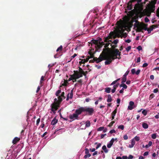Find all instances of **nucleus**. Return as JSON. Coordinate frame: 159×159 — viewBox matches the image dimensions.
Returning <instances> with one entry per match:
<instances>
[{
	"label": "nucleus",
	"mask_w": 159,
	"mask_h": 159,
	"mask_svg": "<svg viewBox=\"0 0 159 159\" xmlns=\"http://www.w3.org/2000/svg\"><path fill=\"white\" fill-rule=\"evenodd\" d=\"M120 53L121 52H119L118 49H115L114 50L111 51L109 54L106 55L104 57L103 56V60H106V61L105 62V64L106 65L110 64L112 60L116 59H120Z\"/></svg>",
	"instance_id": "nucleus-1"
},
{
	"label": "nucleus",
	"mask_w": 159,
	"mask_h": 159,
	"mask_svg": "<svg viewBox=\"0 0 159 159\" xmlns=\"http://www.w3.org/2000/svg\"><path fill=\"white\" fill-rule=\"evenodd\" d=\"M157 0H154L151 1L150 4L149 6L148 9H145L143 10V8L139 12L140 17L144 16L149 17L151 16V13L153 12L155 9V4L156 3Z\"/></svg>",
	"instance_id": "nucleus-2"
},
{
	"label": "nucleus",
	"mask_w": 159,
	"mask_h": 159,
	"mask_svg": "<svg viewBox=\"0 0 159 159\" xmlns=\"http://www.w3.org/2000/svg\"><path fill=\"white\" fill-rule=\"evenodd\" d=\"M126 26L125 25L121 23H119L117 29L116 30L115 34L118 38L123 37L125 38L127 36V34L126 33H124L125 30Z\"/></svg>",
	"instance_id": "nucleus-3"
},
{
	"label": "nucleus",
	"mask_w": 159,
	"mask_h": 159,
	"mask_svg": "<svg viewBox=\"0 0 159 159\" xmlns=\"http://www.w3.org/2000/svg\"><path fill=\"white\" fill-rule=\"evenodd\" d=\"M147 25L144 24L143 26L141 25L139 21H136L134 25V28H136V30L137 32H143L142 30H147L148 28Z\"/></svg>",
	"instance_id": "nucleus-4"
},
{
	"label": "nucleus",
	"mask_w": 159,
	"mask_h": 159,
	"mask_svg": "<svg viewBox=\"0 0 159 159\" xmlns=\"http://www.w3.org/2000/svg\"><path fill=\"white\" fill-rule=\"evenodd\" d=\"M84 111L87 115L90 116L92 115L94 112L93 108L88 107H84Z\"/></svg>",
	"instance_id": "nucleus-5"
},
{
	"label": "nucleus",
	"mask_w": 159,
	"mask_h": 159,
	"mask_svg": "<svg viewBox=\"0 0 159 159\" xmlns=\"http://www.w3.org/2000/svg\"><path fill=\"white\" fill-rule=\"evenodd\" d=\"M103 60V55L101 54L99 57L97 58V57H94L93 60H90L89 61V63H94V62L97 63H98Z\"/></svg>",
	"instance_id": "nucleus-6"
},
{
	"label": "nucleus",
	"mask_w": 159,
	"mask_h": 159,
	"mask_svg": "<svg viewBox=\"0 0 159 159\" xmlns=\"http://www.w3.org/2000/svg\"><path fill=\"white\" fill-rule=\"evenodd\" d=\"M114 34L115 33L113 32H111L109 33L107 37H104V42H111V40H109V39H112V37L114 36Z\"/></svg>",
	"instance_id": "nucleus-7"
},
{
	"label": "nucleus",
	"mask_w": 159,
	"mask_h": 159,
	"mask_svg": "<svg viewBox=\"0 0 159 159\" xmlns=\"http://www.w3.org/2000/svg\"><path fill=\"white\" fill-rule=\"evenodd\" d=\"M74 75L76 79H78L80 77H81L83 76V75H84L83 74H81V73H79L78 71L77 70H74Z\"/></svg>",
	"instance_id": "nucleus-8"
},
{
	"label": "nucleus",
	"mask_w": 159,
	"mask_h": 159,
	"mask_svg": "<svg viewBox=\"0 0 159 159\" xmlns=\"http://www.w3.org/2000/svg\"><path fill=\"white\" fill-rule=\"evenodd\" d=\"M84 112V107H80L78 109L76 110L75 112L78 115H80L83 112Z\"/></svg>",
	"instance_id": "nucleus-9"
},
{
	"label": "nucleus",
	"mask_w": 159,
	"mask_h": 159,
	"mask_svg": "<svg viewBox=\"0 0 159 159\" xmlns=\"http://www.w3.org/2000/svg\"><path fill=\"white\" fill-rule=\"evenodd\" d=\"M51 111L53 113H55V111L57 110L59 106H57L55 103H53L51 105Z\"/></svg>",
	"instance_id": "nucleus-10"
},
{
	"label": "nucleus",
	"mask_w": 159,
	"mask_h": 159,
	"mask_svg": "<svg viewBox=\"0 0 159 159\" xmlns=\"http://www.w3.org/2000/svg\"><path fill=\"white\" fill-rule=\"evenodd\" d=\"M79 115L75 112L73 113V115H70L69 116V118L70 119L72 120H74L75 119H79Z\"/></svg>",
	"instance_id": "nucleus-11"
},
{
	"label": "nucleus",
	"mask_w": 159,
	"mask_h": 159,
	"mask_svg": "<svg viewBox=\"0 0 159 159\" xmlns=\"http://www.w3.org/2000/svg\"><path fill=\"white\" fill-rule=\"evenodd\" d=\"M142 8L141 7L139 3H137L135 5L134 9L136 11H139V12Z\"/></svg>",
	"instance_id": "nucleus-12"
},
{
	"label": "nucleus",
	"mask_w": 159,
	"mask_h": 159,
	"mask_svg": "<svg viewBox=\"0 0 159 159\" xmlns=\"http://www.w3.org/2000/svg\"><path fill=\"white\" fill-rule=\"evenodd\" d=\"M134 105V102L133 101H131L129 102V105L128 106V109L129 110H132L135 107H133Z\"/></svg>",
	"instance_id": "nucleus-13"
},
{
	"label": "nucleus",
	"mask_w": 159,
	"mask_h": 159,
	"mask_svg": "<svg viewBox=\"0 0 159 159\" xmlns=\"http://www.w3.org/2000/svg\"><path fill=\"white\" fill-rule=\"evenodd\" d=\"M20 140V139L19 138L17 137H16L13 139L12 143L14 144H16L19 142Z\"/></svg>",
	"instance_id": "nucleus-14"
},
{
	"label": "nucleus",
	"mask_w": 159,
	"mask_h": 159,
	"mask_svg": "<svg viewBox=\"0 0 159 159\" xmlns=\"http://www.w3.org/2000/svg\"><path fill=\"white\" fill-rule=\"evenodd\" d=\"M127 9L128 10H131L133 8V6H132L131 2H129L128 4V5L127 7Z\"/></svg>",
	"instance_id": "nucleus-15"
},
{
	"label": "nucleus",
	"mask_w": 159,
	"mask_h": 159,
	"mask_svg": "<svg viewBox=\"0 0 159 159\" xmlns=\"http://www.w3.org/2000/svg\"><path fill=\"white\" fill-rule=\"evenodd\" d=\"M131 144L129 145V147L131 148H132L135 144V141L134 139H132L131 140Z\"/></svg>",
	"instance_id": "nucleus-16"
},
{
	"label": "nucleus",
	"mask_w": 159,
	"mask_h": 159,
	"mask_svg": "<svg viewBox=\"0 0 159 159\" xmlns=\"http://www.w3.org/2000/svg\"><path fill=\"white\" fill-rule=\"evenodd\" d=\"M155 27L154 25H152L150 26V28H148L147 31H148V33L150 34L151 33V31L153 30L154 29V27Z\"/></svg>",
	"instance_id": "nucleus-17"
},
{
	"label": "nucleus",
	"mask_w": 159,
	"mask_h": 159,
	"mask_svg": "<svg viewBox=\"0 0 159 159\" xmlns=\"http://www.w3.org/2000/svg\"><path fill=\"white\" fill-rule=\"evenodd\" d=\"M92 43L94 44H95L96 46L98 48L99 42L98 40H92Z\"/></svg>",
	"instance_id": "nucleus-18"
},
{
	"label": "nucleus",
	"mask_w": 159,
	"mask_h": 159,
	"mask_svg": "<svg viewBox=\"0 0 159 159\" xmlns=\"http://www.w3.org/2000/svg\"><path fill=\"white\" fill-rule=\"evenodd\" d=\"M57 121L58 120L55 118L52 121L51 124L53 125H54L57 123Z\"/></svg>",
	"instance_id": "nucleus-19"
},
{
	"label": "nucleus",
	"mask_w": 159,
	"mask_h": 159,
	"mask_svg": "<svg viewBox=\"0 0 159 159\" xmlns=\"http://www.w3.org/2000/svg\"><path fill=\"white\" fill-rule=\"evenodd\" d=\"M79 71L78 72L79 73H81V74H83V75L84 76H85L86 74L84 72L83 70V69L80 67H79Z\"/></svg>",
	"instance_id": "nucleus-20"
},
{
	"label": "nucleus",
	"mask_w": 159,
	"mask_h": 159,
	"mask_svg": "<svg viewBox=\"0 0 159 159\" xmlns=\"http://www.w3.org/2000/svg\"><path fill=\"white\" fill-rule=\"evenodd\" d=\"M102 149L105 153H107L108 152V150L107 149L106 146L105 145H103L102 147Z\"/></svg>",
	"instance_id": "nucleus-21"
},
{
	"label": "nucleus",
	"mask_w": 159,
	"mask_h": 159,
	"mask_svg": "<svg viewBox=\"0 0 159 159\" xmlns=\"http://www.w3.org/2000/svg\"><path fill=\"white\" fill-rule=\"evenodd\" d=\"M79 60H81V61L79 62V64L81 65L82 64H84L86 62L85 61H86V59H82L81 58L79 59Z\"/></svg>",
	"instance_id": "nucleus-22"
},
{
	"label": "nucleus",
	"mask_w": 159,
	"mask_h": 159,
	"mask_svg": "<svg viewBox=\"0 0 159 159\" xmlns=\"http://www.w3.org/2000/svg\"><path fill=\"white\" fill-rule=\"evenodd\" d=\"M98 46V48H101L103 45H105L104 42H99V44Z\"/></svg>",
	"instance_id": "nucleus-23"
},
{
	"label": "nucleus",
	"mask_w": 159,
	"mask_h": 159,
	"mask_svg": "<svg viewBox=\"0 0 159 159\" xmlns=\"http://www.w3.org/2000/svg\"><path fill=\"white\" fill-rule=\"evenodd\" d=\"M142 127L145 129H147L148 127V124L145 123H143L142 124Z\"/></svg>",
	"instance_id": "nucleus-24"
},
{
	"label": "nucleus",
	"mask_w": 159,
	"mask_h": 159,
	"mask_svg": "<svg viewBox=\"0 0 159 159\" xmlns=\"http://www.w3.org/2000/svg\"><path fill=\"white\" fill-rule=\"evenodd\" d=\"M75 79V76L73 74L72 75H70V77L69 79L68 80V81H70L71 80H72V81L74 80V79Z\"/></svg>",
	"instance_id": "nucleus-25"
},
{
	"label": "nucleus",
	"mask_w": 159,
	"mask_h": 159,
	"mask_svg": "<svg viewBox=\"0 0 159 159\" xmlns=\"http://www.w3.org/2000/svg\"><path fill=\"white\" fill-rule=\"evenodd\" d=\"M112 101V98L111 97L110 94H108V98L107 100V102H111Z\"/></svg>",
	"instance_id": "nucleus-26"
},
{
	"label": "nucleus",
	"mask_w": 159,
	"mask_h": 159,
	"mask_svg": "<svg viewBox=\"0 0 159 159\" xmlns=\"http://www.w3.org/2000/svg\"><path fill=\"white\" fill-rule=\"evenodd\" d=\"M68 84V81L67 80H64V83L62 84L61 86H60V87L62 86H66L67 85V84Z\"/></svg>",
	"instance_id": "nucleus-27"
},
{
	"label": "nucleus",
	"mask_w": 159,
	"mask_h": 159,
	"mask_svg": "<svg viewBox=\"0 0 159 159\" xmlns=\"http://www.w3.org/2000/svg\"><path fill=\"white\" fill-rule=\"evenodd\" d=\"M111 89L109 87L106 88L105 89V92L107 93H109L111 92Z\"/></svg>",
	"instance_id": "nucleus-28"
},
{
	"label": "nucleus",
	"mask_w": 159,
	"mask_h": 159,
	"mask_svg": "<svg viewBox=\"0 0 159 159\" xmlns=\"http://www.w3.org/2000/svg\"><path fill=\"white\" fill-rule=\"evenodd\" d=\"M120 87H123V89H126L127 88V86L124 83H123L122 84L120 85Z\"/></svg>",
	"instance_id": "nucleus-29"
},
{
	"label": "nucleus",
	"mask_w": 159,
	"mask_h": 159,
	"mask_svg": "<svg viewBox=\"0 0 159 159\" xmlns=\"http://www.w3.org/2000/svg\"><path fill=\"white\" fill-rule=\"evenodd\" d=\"M73 89L71 90L70 93H69V94H70L69 98L70 99H71L73 98Z\"/></svg>",
	"instance_id": "nucleus-30"
},
{
	"label": "nucleus",
	"mask_w": 159,
	"mask_h": 159,
	"mask_svg": "<svg viewBox=\"0 0 159 159\" xmlns=\"http://www.w3.org/2000/svg\"><path fill=\"white\" fill-rule=\"evenodd\" d=\"M126 77L123 76V78L122 79V82L121 83H124L126 81Z\"/></svg>",
	"instance_id": "nucleus-31"
},
{
	"label": "nucleus",
	"mask_w": 159,
	"mask_h": 159,
	"mask_svg": "<svg viewBox=\"0 0 159 159\" xmlns=\"http://www.w3.org/2000/svg\"><path fill=\"white\" fill-rule=\"evenodd\" d=\"M115 122V121H114L111 122L108 125V126L111 127L113 125V124H114Z\"/></svg>",
	"instance_id": "nucleus-32"
},
{
	"label": "nucleus",
	"mask_w": 159,
	"mask_h": 159,
	"mask_svg": "<svg viewBox=\"0 0 159 159\" xmlns=\"http://www.w3.org/2000/svg\"><path fill=\"white\" fill-rule=\"evenodd\" d=\"M152 138L153 139H155L157 137V134L156 133H154L152 135Z\"/></svg>",
	"instance_id": "nucleus-33"
},
{
	"label": "nucleus",
	"mask_w": 159,
	"mask_h": 159,
	"mask_svg": "<svg viewBox=\"0 0 159 159\" xmlns=\"http://www.w3.org/2000/svg\"><path fill=\"white\" fill-rule=\"evenodd\" d=\"M62 46L61 45L57 50V52L58 51H61L62 50Z\"/></svg>",
	"instance_id": "nucleus-34"
},
{
	"label": "nucleus",
	"mask_w": 159,
	"mask_h": 159,
	"mask_svg": "<svg viewBox=\"0 0 159 159\" xmlns=\"http://www.w3.org/2000/svg\"><path fill=\"white\" fill-rule=\"evenodd\" d=\"M61 89L58 90L56 93V95L57 96H58L59 94L61 93Z\"/></svg>",
	"instance_id": "nucleus-35"
},
{
	"label": "nucleus",
	"mask_w": 159,
	"mask_h": 159,
	"mask_svg": "<svg viewBox=\"0 0 159 159\" xmlns=\"http://www.w3.org/2000/svg\"><path fill=\"white\" fill-rule=\"evenodd\" d=\"M90 125V123L89 121H87L86 122L85 126L86 127H89Z\"/></svg>",
	"instance_id": "nucleus-36"
},
{
	"label": "nucleus",
	"mask_w": 159,
	"mask_h": 159,
	"mask_svg": "<svg viewBox=\"0 0 159 159\" xmlns=\"http://www.w3.org/2000/svg\"><path fill=\"white\" fill-rule=\"evenodd\" d=\"M118 128L121 129L122 130H123L124 129V126L123 125H120L118 127Z\"/></svg>",
	"instance_id": "nucleus-37"
},
{
	"label": "nucleus",
	"mask_w": 159,
	"mask_h": 159,
	"mask_svg": "<svg viewBox=\"0 0 159 159\" xmlns=\"http://www.w3.org/2000/svg\"><path fill=\"white\" fill-rule=\"evenodd\" d=\"M133 139H134V140L135 141H139L140 139L139 137L136 136L134 138H133Z\"/></svg>",
	"instance_id": "nucleus-38"
},
{
	"label": "nucleus",
	"mask_w": 159,
	"mask_h": 159,
	"mask_svg": "<svg viewBox=\"0 0 159 159\" xmlns=\"http://www.w3.org/2000/svg\"><path fill=\"white\" fill-rule=\"evenodd\" d=\"M104 128V127H100L98 128L97 129L98 131H101L103 130Z\"/></svg>",
	"instance_id": "nucleus-39"
},
{
	"label": "nucleus",
	"mask_w": 159,
	"mask_h": 159,
	"mask_svg": "<svg viewBox=\"0 0 159 159\" xmlns=\"http://www.w3.org/2000/svg\"><path fill=\"white\" fill-rule=\"evenodd\" d=\"M133 11H129L128 12V13L127 14V15H130V16H132L133 15Z\"/></svg>",
	"instance_id": "nucleus-40"
},
{
	"label": "nucleus",
	"mask_w": 159,
	"mask_h": 159,
	"mask_svg": "<svg viewBox=\"0 0 159 159\" xmlns=\"http://www.w3.org/2000/svg\"><path fill=\"white\" fill-rule=\"evenodd\" d=\"M91 156V155L90 153L87 154H86V155H84V158L85 159H86L88 157H90Z\"/></svg>",
	"instance_id": "nucleus-41"
},
{
	"label": "nucleus",
	"mask_w": 159,
	"mask_h": 159,
	"mask_svg": "<svg viewBox=\"0 0 159 159\" xmlns=\"http://www.w3.org/2000/svg\"><path fill=\"white\" fill-rule=\"evenodd\" d=\"M61 102L59 101V100H58L56 102H54V103H55L56 104L57 106H59V107H60V105Z\"/></svg>",
	"instance_id": "nucleus-42"
},
{
	"label": "nucleus",
	"mask_w": 159,
	"mask_h": 159,
	"mask_svg": "<svg viewBox=\"0 0 159 159\" xmlns=\"http://www.w3.org/2000/svg\"><path fill=\"white\" fill-rule=\"evenodd\" d=\"M147 113V111L145 110H144L142 111V113H143L144 116L146 115Z\"/></svg>",
	"instance_id": "nucleus-43"
},
{
	"label": "nucleus",
	"mask_w": 159,
	"mask_h": 159,
	"mask_svg": "<svg viewBox=\"0 0 159 159\" xmlns=\"http://www.w3.org/2000/svg\"><path fill=\"white\" fill-rule=\"evenodd\" d=\"M108 42V43H106L105 45H104V48H107L108 47V46L109 45V44H110V43H109V42Z\"/></svg>",
	"instance_id": "nucleus-44"
},
{
	"label": "nucleus",
	"mask_w": 159,
	"mask_h": 159,
	"mask_svg": "<svg viewBox=\"0 0 159 159\" xmlns=\"http://www.w3.org/2000/svg\"><path fill=\"white\" fill-rule=\"evenodd\" d=\"M131 72L132 74H135L136 71H135V69H132L131 70Z\"/></svg>",
	"instance_id": "nucleus-45"
},
{
	"label": "nucleus",
	"mask_w": 159,
	"mask_h": 159,
	"mask_svg": "<svg viewBox=\"0 0 159 159\" xmlns=\"http://www.w3.org/2000/svg\"><path fill=\"white\" fill-rule=\"evenodd\" d=\"M114 139L113 138H112L110 141L109 143L112 145L114 141Z\"/></svg>",
	"instance_id": "nucleus-46"
},
{
	"label": "nucleus",
	"mask_w": 159,
	"mask_h": 159,
	"mask_svg": "<svg viewBox=\"0 0 159 159\" xmlns=\"http://www.w3.org/2000/svg\"><path fill=\"white\" fill-rule=\"evenodd\" d=\"M131 49V46H129L126 48V50L127 52H129Z\"/></svg>",
	"instance_id": "nucleus-47"
},
{
	"label": "nucleus",
	"mask_w": 159,
	"mask_h": 159,
	"mask_svg": "<svg viewBox=\"0 0 159 159\" xmlns=\"http://www.w3.org/2000/svg\"><path fill=\"white\" fill-rule=\"evenodd\" d=\"M118 42V40L117 39H115L113 42L112 43H113L115 44H116Z\"/></svg>",
	"instance_id": "nucleus-48"
},
{
	"label": "nucleus",
	"mask_w": 159,
	"mask_h": 159,
	"mask_svg": "<svg viewBox=\"0 0 159 159\" xmlns=\"http://www.w3.org/2000/svg\"><path fill=\"white\" fill-rule=\"evenodd\" d=\"M156 16L159 17V7L157 10V13H156Z\"/></svg>",
	"instance_id": "nucleus-49"
},
{
	"label": "nucleus",
	"mask_w": 159,
	"mask_h": 159,
	"mask_svg": "<svg viewBox=\"0 0 159 159\" xmlns=\"http://www.w3.org/2000/svg\"><path fill=\"white\" fill-rule=\"evenodd\" d=\"M137 49L139 51L141 50L142 49V48L140 46H138L137 47Z\"/></svg>",
	"instance_id": "nucleus-50"
},
{
	"label": "nucleus",
	"mask_w": 159,
	"mask_h": 159,
	"mask_svg": "<svg viewBox=\"0 0 159 159\" xmlns=\"http://www.w3.org/2000/svg\"><path fill=\"white\" fill-rule=\"evenodd\" d=\"M144 21L145 22L147 23L149 21V20L148 18L146 17L144 19Z\"/></svg>",
	"instance_id": "nucleus-51"
},
{
	"label": "nucleus",
	"mask_w": 159,
	"mask_h": 159,
	"mask_svg": "<svg viewBox=\"0 0 159 159\" xmlns=\"http://www.w3.org/2000/svg\"><path fill=\"white\" fill-rule=\"evenodd\" d=\"M77 55V54L76 53H75L71 57V60H72L73 58H74Z\"/></svg>",
	"instance_id": "nucleus-52"
},
{
	"label": "nucleus",
	"mask_w": 159,
	"mask_h": 159,
	"mask_svg": "<svg viewBox=\"0 0 159 159\" xmlns=\"http://www.w3.org/2000/svg\"><path fill=\"white\" fill-rule=\"evenodd\" d=\"M40 118H38L37 120V121H36V125H38L40 121Z\"/></svg>",
	"instance_id": "nucleus-53"
},
{
	"label": "nucleus",
	"mask_w": 159,
	"mask_h": 159,
	"mask_svg": "<svg viewBox=\"0 0 159 159\" xmlns=\"http://www.w3.org/2000/svg\"><path fill=\"white\" fill-rule=\"evenodd\" d=\"M58 100H59V101H60L61 102H62V99L61 98V96H59L58 97Z\"/></svg>",
	"instance_id": "nucleus-54"
},
{
	"label": "nucleus",
	"mask_w": 159,
	"mask_h": 159,
	"mask_svg": "<svg viewBox=\"0 0 159 159\" xmlns=\"http://www.w3.org/2000/svg\"><path fill=\"white\" fill-rule=\"evenodd\" d=\"M116 133V131L114 129L111 130L109 131V133H110L111 134H112L113 133Z\"/></svg>",
	"instance_id": "nucleus-55"
},
{
	"label": "nucleus",
	"mask_w": 159,
	"mask_h": 159,
	"mask_svg": "<svg viewBox=\"0 0 159 159\" xmlns=\"http://www.w3.org/2000/svg\"><path fill=\"white\" fill-rule=\"evenodd\" d=\"M89 150L87 148H85V153L86 154H87L89 153Z\"/></svg>",
	"instance_id": "nucleus-56"
},
{
	"label": "nucleus",
	"mask_w": 159,
	"mask_h": 159,
	"mask_svg": "<svg viewBox=\"0 0 159 159\" xmlns=\"http://www.w3.org/2000/svg\"><path fill=\"white\" fill-rule=\"evenodd\" d=\"M140 72V70L139 69L135 73V74L137 75H138L139 74Z\"/></svg>",
	"instance_id": "nucleus-57"
},
{
	"label": "nucleus",
	"mask_w": 159,
	"mask_h": 159,
	"mask_svg": "<svg viewBox=\"0 0 159 159\" xmlns=\"http://www.w3.org/2000/svg\"><path fill=\"white\" fill-rule=\"evenodd\" d=\"M116 115L112 114L111 113V120H113L114 119V117Z\"/></svg>",
	"instance_id": "nucleus-58"
},
{
	"label": "nucleus",
	"mask_w": 159,
	"mask_h": 159,
	"mask_svg": "<svg viewBox=\"0 0 159 159\" xmlns=\"http://www.w3.org/2000/svg\"><path fill=\"white\" fill-rule=\"evenodd\" d=\"M111 48L113 49V50H114V49H116L115 48L116 47V45H112L111 44Z\"/></svg>",
	"instance_id": "nucleus-59"
},
{
	"label": "nucleus",
	"mask_w": 159,
	"mask_h": 159,
	"mask_svg": "<svg viewBox=\"0 0 159 159\" xmlns=\"http://www.w3.org/2000/svg\"><path fill=\"white\" fill-rule=\"evenodd\" d=\"M129 71H127L125 73V74H124V75H123L124 76H125V77H126V76L128 75V74H129Z\"/></svg>",
	"instance_id": "nucleus-60"
},
{
	"label": "nucleus",
	"mask_w": 159,
	"mask_h": 159,
	"mask_svg": "<svg viewBox=\"0 0 159 159\" xmlns=\"http://www.w3.org/2000/svg\"><path fill=\"white\" fill-rule=\"evenodd\" d=\"M123 138L124 140H127L128 139V137L127 135H125L124 136Z\"/></svg>",
	"instance_id": "nucleus-61"
},
{
	"label": "nucleus",
	"mask_w": 159,
	"mask_h": 159,
	"mask_svg": "<svg viewBox=\"0 0 159 159\" xmlns=\"http://www.w3.org/2000/svg\"><path fill=\"white\" fill-rule=\"evenodd\" d=\"M44 76H42L41 77V79H40V82L42 83V81H43L44 80Z\"/></svg>",
	"instance_id": "nucleus-62"
},
{
	"label": "nucleus",
	"mask_w": 159,
	"mask_h": 159,
	"mask_svg": "<svg viewBox=\"0 0 159 159\" xmlns=\"http://www.w3.org/2000/svg\"><path fill=\"white\" fill-rule=\"evenodd\" d=\"M148 64L147 63H144L143 65V67H145L147 66H148Z\"/></svg>",
	"instance_id": "nucleus-63"
},
{
	"label": "nucleus",
	"mask_w": 159,
	"mask_h": 159,
	"mask_svg": "<svg viewBox=\"0 0 159 159\" xmlns=\"http://www.w3.org/2000/svg\"><path fill=\"white\" fill-rule=\"evenodd\" d=\"M158 91V89L156 88L154 89L153 92L154 93H157Z\"/></svg>",
	"instance_id": "nucleus-64"
}]
</instances>
